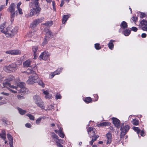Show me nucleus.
<instances>
[{"instance_id":"nucleus-1","label":"nucleus","mask_w":147,"mask_h":147,"mask_svg":"<svg viewBox=\"0 0 147 147\" xmlns=\"http://www.w3.org/2000/svg\"><path fill=\"white\" fill-rule=\"evenodd\" d=\"M5 24L6 23L4 22L1 26V31L5 34L7 37H11L17 32L18 27L13 28L11 26H9L6 28H5Z\"/></svg>"},{"instance_id":"nucleus-2","label":"nucleus","mask_w":147,"mask_h":147,"mask_svg":"<svg viewBox=\"0 0 147 147\" xmlns=\"http://www.w3.org/2000/svg\"><path fill=\"white\" fill-rule=\"evenodd\" d=\"M8 84L10 87V90L14 93L17 92L16 90H19L20 92V93H24V91H26V90H27L26 89L24 88L25 84L23 82H20L19 83H17V84L18 87L13 85H11L9 84Z\"/></svg>"},{"instance_id":"nucleus-3","label":"nucleus","mask_w":147,"mask_h":147,"mask_svg":"<svg viewBox=\"0 0 147 147\" xmlns=\"http://www.w3.org/2000/svg\"><path fill=\"white\" fill-rule=\"evenodd\" d=\"M38 76L36 73H34L33 74L28 77V79L27 81V83L29 84H32L35 83L37 82Z\"/></svg>"},{"instance_id":"nucleus-4","label":"nucleus","mask_w":147,"mask_h":147,"mask_svg":"<svg viewBox=\"0 0 147 147\" xmlns=\"http://www.w3.org/2000/svg\"><path fill=\"white\" fill-rule=\"evenodd\" d=\"M17 65L15 64H13L7 66H5L3 69L5 71L10 73L15 71L17 69Z\"/></svg>"},{"instance_id":"nucleus-5","label":"nucleus","mask_w":147,"mask_h":147,"mask_svg":"<svg viewBox=\"0 0 147 147\" xmlns=\"http://www.w3.org/2000/svg\"><path fill=\"white\" fill-rule=\"evenodd\" d=\"M32 9H31L30 13L27 15L26 16V17H31L35 15L36 14H39L40 12L41 8H32Z\"/></svg>"},{"instance_id":"nucleus-6","label":"nucleus","mask_w":147,"mask_h":147,"mask_svg":"<svg viewBox=\"0 0 147 147\" xmlns=\"http://www.w3.org/2000/svg\"><path fill=\"white\" fill-rule=\"evenodd\" d=\"M129 129V126L128 125H126L124 126H121V134L120 138H123L126 133L128 131Z\"/></svg>"},{"instance_id":"nucleus-7","label":"nucleus","mask_w":147,"mask_h":147,"mask_svg":"<svg viewBox=\"0 0 147 147\" xmlns=\"http://www.w3.org/2000/svg\"><path fill=\"white\" fill-rule=\"evenodd\" d=\"M50 54L46 51L42 53L39 57V59L41 60H46L48 59Z\"/></svg>"},{"instance_id":"nucleus-8","label":"nucleus","mask_w":147,"mask_h":147,"mask_svg":"<svg viewBox=\"0 0 147 147\" xmlns=\"http://www.w3.org/2000/svg\"><path fill=\"white\" fill-rule=\"evenodd\" d=\"M88 133L90 135V137H93L96 134V130L93 127H89L87 130Z\"/></svg>"},{"instance_id":"nucleus-9","label":"nucleus","mask_w":147,"mask_h":147,"mask_svg":"<svg viewBox=\"0 0 147 147\" xmlns=\"http://www.w3.org/2000/svg\"><path fill=\"white\" fill-rule=\"evenodd\" d=\"M140 23L142 29L143 31H147V21L142 20L140 22Z\"/></svg>"},{"instance_id":"nucleus-10","label":"nucleus","mask_w":147,"mask_h":147,"mask_svg":"<svg viewBox=\"0 0 147 147\" xmlns=\"http://www.w3.org/2000/svg\"><path fill=\"white\" fill-rule=\"evenodd\" d=\"M6 53L11 55H18L21 54V52L18 50H9L6 51Z\"/></svg>"},{"instance_id":"nucleus-11","label":"nucleus","mask_w":147,"mask_h":147,"mask_svg":"<svg viewBox=\"0 0 147 147\" xmlns=\"http://www.w3.org/2000/svg\"><path fill=\"white\" fill-rule=\"evenodd\" d=\"M38 0H32L30 3L31 8H40L39 7Z\"/></svg>"},{"instance_id":"nucleus-12","label":"nucleus","mask_w":147,"mask_h":147,"mask_svg":"<svg viewBox=\"0 0 147 147\" xmlns=\"http://www.w3.org/2000/svg\"><path fill=\"white\" fill-rule=\"evenodd\" d=\"M62 69L63 68H59L58 69L55 71L52 72L51 74L49 75V77L51 78H52L55 75L59 74L61 71Z\"/></svg>"},{"instance_id":"nucleus-13","label":"nucleus","mask_w":147,"mask_h":147,"mask_svg":"<svg viewBox=\"0 0 147 147\" xmlns=\"http://www.w3.org/2000/svg\"><path fill=\"white\" fill-rule=\"evenodd\" d=\"M38 46H34L32 47V50L34 56V59H36L37 58V56L36 53L37 51L38 50Z\"/></svg>"},{"instance_id":"nucleus-14","label":"nucleus","mask_w":147,"mask_h":147,"mask_svg":"<svg viewBox=\"0 0 147 147\" xmlns=\"http://www.w3.org/2000/svg\"><path fill=\"white\" fill-rule=\"evenodd\" d=\"M113 123L118 128H119L120 125V121L117 119L114 118L113 119Z\"/></svg>"},{"instance_id":"nucleus-15","label":"nucleus","mask_w":147,"mask_h":147,"mask_svg":"<svg viewBox=\"0 0 147 147\" xmlns=\"http://www.w3.org/2000/svg\"><path fill=\"white\" fill-rule=\"evenodd\" d=\"M107 138V139L106 144H110L111 142L112 136L110 132L108 133L106 135Z\"/></svg>"},{"instance_id":"nucleus-16","label":"nucleus","mask_w":147,"mask_h":147,"mask_svg":"<svg viewBox=\"0 0 147 147\" xmlns=\"http://www.w3.org/2000/svg\"><path fill=\"white\" fill-rule=\"evenodd\" d=\"M33 98L34 101L36 104L38 102H40L42 101L40 97L38 95L34 96Z\"/></svg>"},{"instance_id":"nucleus-17","label":"nucleus","mask_w":147,"mask_h":147,"mask_svg":"<svg viewBox=\"0 0 147 147\" xmlns=\"http://www.w3.org/2000/svg\"><path fill=\"white\" fill-rule=\"evenodd\" d=\"M15 5L13 3L11 4L10 6L9 7L8 11L10 12L11 13H15Z\"/></svg>"},{"instance_id":"nucleus-18","label":"nucleus","mask_w":147,"mask_h":147,"mask_svg":"<svg viewBox=\"0 0 147 147\" xmlns=\"http://www.w3.org/2000/svg\"><path fill=\"white\" fill-rule=\"evenodd\" d=\"M31 61L30 59H28L24 61L23 63V67H30L31 65Z\"/></svg>"},{"instance_id":"nucleus-19","label":"nucleus","mask_w":147,"mask_h":147,"mask_svg":"<svg viewBox=\"0 0 147 147\" xmlns=\"http://www.w3.org/2000/svg\"><path fill=\"white\" fill-rule=\"evenodd\" d=\"M1 137L5 141V144H6L7 143V141L5 140L6 138V133L5 131L4 130H2L1 131Z\"/></svg>"},{"instance_id":"nucleus-20","label":"nucleus","mask_w":147,"mask_h":147,"mask_svg":"<svg viewBox=\"0 0 147 147\" xmlns=\"http://www.w3.org/2000/svg\"><path fill=\"white\" fill-rule=\"evenodd\" d=\"M111 123L109 122H105L97 124V126L98 127H105L107 126L110 125Z\"/></svg>"},{"instance_id":"nucleus-21","label":"nucleus","mask_w":147,"mask_h":147,"mask_svg":"<svg viewBox=\"0 0 147 147\" xmlns=\"http://www.w3.org/2000/svg\"><path fill=\"white\" fill-rule=\"evenodd\" d=\"M53 24V22L52 21H47L45 23L41 24L42 25H45L46 27H50Z\"/></svg>"},{"instance_id":"nucleus-22","label":"nucleus","mask_w":147,"mask_h":147,"mask_svg":"<svg viewBox=\"0 0 147 147\" xmlns=\"http://www.w3.org/2000/svg\"><path fill=\"white\" fill-rule=\"evenodd\" d=\"M70 16V14L63 16L62 21V23L63 24H65Z\"/></svg>"},{"instance_id":"nucleus-23","label":"nucleus","mask_w":147,"mask_h":147,"mask_svg":"<svg viewBox=\"0 0 147 147\" xmlns=\"http://www.w3.org/2000/svg\"><path fill=\"white\" fill-rule=\"evenodd\" d=\"M36 104L38 107H40L41 109H45V107L44 103L42 100L40 102H38Z\"/></svg>"},{"instance_id":"nucleus-24","label":"nucleus","mask_w":147,"mask_h":147,"mask_svg":"<svg viewBox=\"0 0 147 147\" xmlns=\"http://www.w3.org/2000/svg\"><path fill=\"white\" fill-rule=\"evenodd\" d=\"M43 93L45 95V97L46 98H50L52 96L51 94L49 93L48 92L47 90L43 91Z\"/></svg>"},{"instance_id":"nucleus-25","label":"nucleus","mask_w":147,"mask_h":147,"mask_svg":"<svg viewBox=\"0 0 147 147\" xmlns=\"http://www.w3.org/2000/svg\"><path fill=\"white\" fill-rule=\"evenodd\" d=\"M120 26L121 28L123 29L126 28L127 27V23L125 21H123L121 24Z\"/></svg>"},{"instance_id":"nucleus-26","label":"nucleus","mask_w":147,"mask_h":147,"mask_svg":"<svg viewBox=\"0 0 147 147\" xmlns=\"http://www.w3.org/2000/svg\"><path fill=\"white\" fill-rule=\"evenodd\" d=\"M114 42V40H111L109 42L108 44L109 48L111 50H112L113 48L114 45L113 43V42Z\"/></svg>"},{"instance_id":"nucleus-27","label":"nucleus","mask_w":147,"mask_h":147,"mask_svg":"<svg viewBox=\"0 0 147 147\" xmlns=\"http://www.w3.org/2000/svg\"><path fill=\"white\" fill-rule=\"evenodd\" d=\"M38 24L35 20H34L31 23L30 25V27L31 28H34L36 27Z\"/></svg>"},{"instance_id":"nucleus-28","label":"nucleus","mask_w":147,"mask_h":147,"mask_svg":"<svg viewBox=\"0 0 147 147\" xmlns=\"http://www.w3.org/2000/svg\"><path fill=\"white\" fill-rule=\"evenodd\" d=\"M51 137L54 140L55 142L57 140H59L60 139H59V137L55 134L54 133H52Z\"/></svg>"},{"instance_id":"nucleus-29","label":"nucleus","mask_w":147,"mask_h":147,"mask_svg":"<svg viewBox=\"0 0 147 147\" xmlns=\"http://www.w3.org/2000/svg\"><path fill=\"white\" fill-rule=\"evenodd\" d=\"M63 142V141L61 140L60 139L59 140H57L56 141V145L58 147H63V146L60 144L59 142L62 143V142Z\"/></svg>"},{"instance_id":"nucleus-30","label":"nucleus","mask_w":147,"mask_h":147,"mask_svg":"<svg viewBox=\"0 0 147 147\" xmlns=\"http://www.w3.org/2000/svg\"><path fill=\"white\" fill-rule=\"evenodd\" d=\"M23 72L25 73H26L28 75L32 74H33L34 73H36L35 72L33 71V70H31L30 69H28L26 71H25Z\"/></svg>"},{"instance_id":"nucleus-31","label":"nucleus","mask_w":147,"mask_h":147,"mask_svg":"<svg viewBox=\"0 0 147 147\" xmlns=\"http://www.w3.org/2000/svg\"><path fill=\"white\" fill-rule=\"evenodd\" d=\"M131 30L129 29H126L123 32L125 36H128L130 33Z\"/></svg>"},{"instance_id":"nucleus-32","label":"nucleus","mask_w":147,"mask_h":147,"mask_svg":"<svg viewBox=\"0 0 147 147\" xmlns=\"http://www.w3.org/2000/svg\"><path fill=\"white\" fill-rule=\"evenodd\" d=\"M2 121L4 123L5 125H9L10 123V122L7 120L5 118H2Z\"/></svg>"},{"instance_id":"nucleus-33","label":"nucleus","mask_w":147,"mask_h":147,"mask_svg":"<svg viewBox=\"0 0 147 147\" xmlns=\"http://www.w3.org/2000/svg\"><path fill=\"white\" fill-rule=\"evenodd\" d=\"M18 109L20 114L21 115H24L26 113V111L23 110L20 108H18Z\"/></svg>"},{"instance_id":"nucleus-34","label":"nucleus","mask_w":147,"mask_h":147,"mask_svg":"<svg viewBox=\"0 0 147 147\" xmlns=\"http://www.w3.org/2000/svg\"><path fill=\"white\" fill-rule=\"evenodd\" d=\"M47 35L49 38H51L53 36V34L51 31L49 30H47Z\"/></svg>"},{"instance_id":"nucleus-35","label":"nucleus","mask_w":147,"mask_h":147,"mask_svg":"<svg viewBox=\"0 0 147 147\" xmlns=\"http://www.w3.org/2000/svg\"><path fill=\"white\" fill-rule=\"evenodd\" d=\"M44 18L43 17H41V18L35 20L38 24L42 22L44 20Z\"/></svg>"},{"instance_id":"nucleus-36","label":"nucleus","mask_w":147,"mask_h":147,"mask_svg":"<svg viewBox=\"0 0 147 147\" xmlns=\"http://www.w3.org/2000/svg\"><path fill=\"white\" fill-rule=\"evenodd\" d=\"M132 122L133 124L135 125H138L139 123V121L138 120L136 119H133Z\"/></svg>"},{"instance_id":"nucleus-37","label":"nucleus","mask_w":147,"mask_h":147,"mask_svg":"<svg viewBox=\"0 0 147 147\" xmlns=\"http://www.w3.org/2000/svg\"><path fill=\"white\" fill-rule=\"evenodd\" d=\"M7 136L9 141V142H13V138L10 134H7Z\"/></svg>"},{"instance_id":"nucleus-38","label":"nucleus","mask_w":147,"mask_h":147,"mask_svg":"<svg viewBox=\"0 0 147 147\" xmlns=\"http://www.w3.org/2000/svg\"><path fill=\"white\" fill-rule=\"evenodd\" d=\"M26 115L28 116L30 120H34V117L32 115L30 114H27Z\"/></svg>"},{"instance_id":"nucleus-39","label":"nucleus","mask_w":147,"mask_h":147,"mask_svg":"<svg viewBox=\"0 0 147 147\" xmlns=\"http://www.w3.org/2000/svg\"><path fill=\"white\" fill-rule=\"evenodd\" d=\"M92 100L91 98L90 97H87L84 100L85 102L87 103L90 102Z\"/></svg>"},{"instance_id":"nucleus-40","label":"nucleus","mask_w":147,"mask_h":147,"mask_svg":"<svg viewBox=\"0 0 147 147\" xmlns=\"http://www.w3.org/2000/svg\"><path fill=\"white\" fill-rule=\"evenodd\" d=\"M133 129L135 131H136L137 134H138L140 132V129L138 127H133Z\"/></svg>"},{"instance_id":"nucleus-41","label":"nucleus","mask_w":147,"mask_h":147,"mask_svg":"<svg viewBox=\"0 0 147 147\" xmlns=\"http://www.w3.org/2000/svg\"><path fill=\"white\" fill-rule=\"evenodd\" d=\"M70 0H62L61 1V3L60 4V6L62 7L63 5V4L65 3L64 1H66L67 3H69Z\"/></svg>"},{"instance_id":"nucleus-42","label":"nucleus","mask_w":147,"mask_h":147,"mask_svg":"<svg viewBox=\"0 0 147 147\" xmlns=\"http://www.w3.org/2000/svg\"><path fill=\"white\" fill-rule=\"evenodd\" d=\"M38 83L39 85L42 86V87H44V84L42 81L41 80H38Z\"/></svg>"},{"instance_id":"nucleus-43","label":"nucleus","mask_w":147,"mask_h":147,"mask_svg":"<svg viewBox=\"0 0 147 147\" xmlns=\"http://www.w3.org/2000/svg\"><path fill=\"white\" fill-rule=\"evenodd\" d=\"M95 47L97 50H99L101 49L100 46V44L99 43H96L95 44Z\"/></svg>"},{"instance_id":"nucleus-44","label":"nucleus","mask_w":147,"mask_h":147,"mask_svg":"<svg viewBox=\"0 0 147 147\" xmlns=\"http://www.w3.org/2000/svg\"><path fill=\"white\" fill-rule=\"evenodd\" d=\"M43 118V117H40L39 118H38L37 119L36 122V123L37 124H38L40 123L42 118Z\"/></svg>"},{"instance_id":"nucleus-45","label":"nucleus","mask_w":147,"mask_h":147,"mask_svg":"<svg viewBox=\"0 0 147 147\" xmlns=\"http://www.w3.org/2000/svg\"><path fill=\"white\" fill-rule=\"evenodd\" d=\"M14 79V77L12 75H11L8 77L7 79L9 81H11Z\"/></svg>"},{"instance_id":"nucleus-46","label":"nucleus","mask_w":147,"mask_h":147,"mask_svg":"<svg viewBox=\"0 0 147 147\" xmlns=\"http://www.w3.org/2000/svg\"><path fill=\"white\" fill-rule=\"evenodd\" d=\"M47 37H46L44 39V41L42 43V44L43 46L45 45L47 43Z\"/></svg>"},{"instance_id":"nucleus-47","label":"nucleus","mask_w":147,"mask_h":147,"mask_svg":"<svg viewBox=\"0 0 147 147\" xmlns=\"http://www.w3.org/2000/svg\"><path fill=\"white\" fill-rule=\"evenodd\" d=\"M14 15H15V13H11V22L13 21V20L14 18Z\"/></svg>"},{"instance_id":"nucleus-48","label":"nucleus","mask_w":147,"mask_h":147,"mask_svg":"<svg viewBox=\"0 0 147 147\" xmlns=\"http://www.w3.org/2000/svg\"><path fill=\"white\" fill-rule=\"evenodd\" d=\"M98 137L99 136L98 135H95L92 137V140H94V142L96 140Z\"/></svg>"},{"instance_id":"nucleus-49","label":"nucleus","mask_w":147,"mask_h":147,"mask_svg":"<svg viewBox=\"0 0 147 147\" xmlns=\"http://www.w3.org/2000/svg\"><path fill=\"white\" fill-rule=\"evenodd\" d=\"M138 19V18L137 17L133 16L132 17L131 19V21L132 22H135Z\"/></svg>"},{"instance_id":"nucleus-50","label":"nucleus","mask_w":147,"mask_h":147,"mask_svg":"<svg viewBox=\"0 0 147 147\" xmlns=\"http://www.w3.org/2000/svg\"><path fill=\"white\" fill-rule=\"evenodd\" d=\"M146 16V14L143 13H141L140 15V18H143L145 17Z\"/></svg>"},{"instance_id":"nucleus-51","label":"nucleus","mask_w":147,"mask_h":147,"mask_svg":"<svg viewBox=\"0 0 147 147\" xmlns=\"http://www.w3.org/2000/svg\"><path fill=\"white\" fill-rule=\"evenodd\" d=\"M59 135L60 137L62 138H63L64 137V135L62 132L59 133Z\"/></svg>"},{"instance_id":"nucleus-52","label":"nucleus","mask_w":147,"mask_h":147,"mask_svg":"<svg viewBox=\"0 0 147 147\" xmlns=\"http://www.w3.org/2000/svg\"><path fill=\"white\" fill-rule=\"evenodd\" d=\"M55 97L56 99H61V97L60 94H59L56 95Z\"/></svg>"},{"instance_id":"nucleus-53","label":"nucleus","mask_w":147,"mask_h":147,"mask_svg":"<svg viewBox=\"0 0 147 147\" xmlns=\"http://www.w3.org/2000/svg\"><path fill=\"white\" fill-rule=\"evenodd\" d=\"M131 30L135 32H136L138 30V29L136 27H133L131 28Z\"/></svg>"},{"instance_id":"nucleus-54","label":"nucleus","mask_w":147,"mask_h":147,"mask_svg":"<svg viewBox=\"0 0 147 147\" xmlns=\"http://www.w3.org/2000/svg\"><path fill=\"white\" fill-rule=\"evenodd\" d=\"M52 5L53 7V9L55 11L56 10V9L55 8V1H53L52 2Z\"/></svg>"},{"instance_id":"nucleus-55","label":"nucleus","mask_w":147,"mask_h":147,"mask_svg":"<svg viewBox=\"0 0 147 147\" xmlns=\"http://www.w3.org/2000/svg\"><path fill=\"white\" fill-rule=\"evenodd\" d=\"M17 97L19 99H22L24 98L23 96L20 95H18Z\"/></svg>"},{"instance_id":"nucleus-56","label":"nucleus","mask_w":147,"mask_h":147,"mask_svg":"<svg viewBox=\"0 0 147 147\" xmlns=\"http://www.w3.org/2000/svg\"><path fill=\"white\" fill-rule=\"evenodd\" d=\"M17 9H18L19 13L20 14H22L23 12L22 9L20 8Z\"/></svg>"},{"instance_id":"nucleus-57","label":"nucleus","mask_w":147,"mask_h":147,"mask_svg":"<svg viewBox=\"0 0 147 147\" xmlns=\"http://www.w3.org/2000/svg\"><path fill=\"white\" fill-rule=\"evenodd\" d=\"M25 126L26 127L28 128H30L31 126V124L28 123H26L25 125Z\"/></svg>"},{"instance_id":"nucleus-58","label":"nucleus","mask_w":147,"mask_h":147,"mask_svg":"<svg viewBox=\"0 0 147 147\" xmlns=\"http://www.w3.org/2000/svg\"><path fill=\"white\" fill-rule=\"evenodd\" d=\"M53 106L52 105L49 106L47 109L48 110H51L53 108Z\"/></svg>"},{"instance_id":"nucleus-59","label":"nucleus","mask_w":147,"mask_h":147,"mask_svg":"<svg viewBox=\"0 0 147 147\" xmlns=\"http://www.w3.org/2000/svg\"><path fill=\"white\" fill-rule=\"evenodd\" d=\"M146 34L144 33H142L141 35V37L143 38H146Z\"/></svg>"},{"instance_id":"nucleus-60","label":"nucleus","mask_w":147,"mask_h":147,"mask_svg":"<svg viewBox=\"0 0 147 147\" xmlns=\"http://www.w3.org/2000/svg\"><path fill=\"white\" fill-rule=\"evenodd\" d=\"M21 4V3L20 2H19L18 4H17V9H18L19 8H20V6Z\"/></svg>"},{"instance_id":"nucleus-61","label":"nucleus","mask_w":147,"mask_h":147,"mask_svg":"<svg viewBox=\"0 0 147 147\" xmlns=\"http://www.w3.org/2000/svg\"><path fill=\"white\" fill-rule=\"evenodd\" d=\"M144 130H142L141 131V136H144Z\"/></svg>"},{"instance_id":"nucleus-62","label":"nucleus","mask_w":147,"mask_h":147,"mask_svg":"<svg viewBox=\"0 0 147 147\" xmlns=\"http://www.w3.org/2000/svg\"><path fill=\"white\" fill-rule=\"evenodd\" d=\"M13 142H9V144L10 147H13Z\"/></svg>"},{"instance_id":"nucleus-63","label":"nucleus","mask_w":147,"mask_h":147,"mask_svg":"<svg viewBox=\"0 0 147 147\" xmlns=\"http://www.w3.org/2000/svg\"><path fill=\"white\" fill-rule=\"evenodd\" d=\"M94 142V140H92L89 142L90 144L91 145H92Z\"/></svg>"},{"instance_id":"nucleus-64","label":"nucleus","mask_w":147,"mask_h":147,"mask_svg":"<svg viewBox=\"0 0 147 147\" xmlns=\"http://www.w3.org/2000/svg\"><path fill=\"white\" fill-rule=\"evenodd\" d=\"M2 94H3L4 95H6V96H8L9 95V94L8 93H4V92H2L1 93Z\"/></svg>"}]
</instances>
